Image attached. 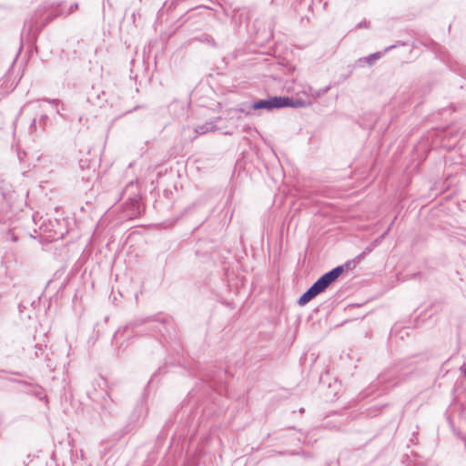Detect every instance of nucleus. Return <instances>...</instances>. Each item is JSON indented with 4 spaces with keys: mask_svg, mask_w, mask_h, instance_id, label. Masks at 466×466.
<instances>
[{
    "mask_svg": "<svg viewBox=\"0 0 466 466\" xmlns=\"http://www.w3.org/2000/svg\"><path fill=\"white\" fill-rule=\"evenodd\" d=\"M327 90L313 91L311 87L303 91L307 98H289L288 96H273L268 99L259 100L253 104L255 109H273L282 107L303 108L312 105L313 101L325 94Z\"/></svg>",
    "mask_w": 466,
    "mask_h": 466,
    "instance_id": "1",
    "label": "nucleus"
},
{
    "mask_svg": "<svg viewBox=\"0 0 466 466\" xmlns=\"http://www.w3.org/2000/svg\"><path fill=\"white\" fill-rule=\"evenodd\" d=\"M342 267H337L324 274L305 293L301 295L299 299V304L300 306L306 305L313 298L324 291L334 280H336L342 273Z\"/></svg>",
    "mask_w": 466,
    "mask_h": 466,
    "instance_id": "2",
    "label": "nucleus"
},
{
    "mask_svg": "<svg viewBox=\"0 0 466 466\" xmlns=\"http://www.w3.org/2000/svg\"><path fill=\"white\" fill-rule=\"evenodd\" d=\"M381 56V54L380 52L378 53H374L372 55H370V56L368 57H365L363 59H360V63H364V62H367L369 64H372V62L378 58H380Z\"/></svg>",
    "mask_w": 466,
    "mask_h": 466,
    "instance_id": "3",
    "label": "nucleus"
},
{
    "mask_svg": "<svg viewBox=\"0 0 466 466\" xmlns=\"http://www.w3.org/2000/svg\"><path fill=\"white\" fill-rule=\"evenodd\" d=\"M381 56V54L380 52L378 53H374L372 55H370V56L368 57H365L363 59H360V63H364V62H367L369 64H372V62L378 58H380Z\"/></svg>",
    "mask_w": 466,
    "mask_h": 466,
    "instance_id": "4",
    "label": "nucleus"
},
{
    "mask_svg": "<svg viewBox=\"0 0 466 466\" xmlns=\"http://www.w3.org/2000/svg\"><path fill=\"white\" fill-rule=\"evenodd\" d=\"M208 131V129H205L204 127H200L199 129H197V132L198 133H201V134H204Z\"/></svg>",
    "mask_w": 466,
    "mask_h": 466,
    "instance_id": "5",
    "label": "nucleus"
}]
</instances>
